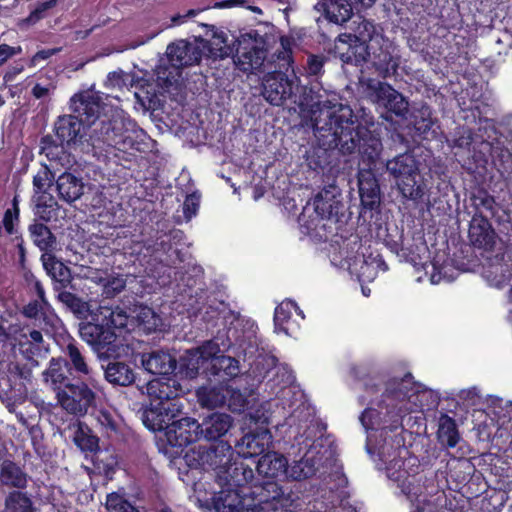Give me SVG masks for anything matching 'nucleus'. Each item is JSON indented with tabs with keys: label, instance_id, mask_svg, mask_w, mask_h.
Wrapping results in <instances>:
<instances>
[{
	"label": "nucleus",
	"instance_id": "nucleus-53",
	"mask_svg": "<svg viewBox=\"0 0 512 512\" xmlns=\"http://www.w3.org/2000/svg\"><path fill=\"white\" fill-rule=\"evenodd\" d=\"M4 512H33L31 500L22 492H12L6 498Z\"/></svg>",
	"mask_w": 512,
	"mask_h": 512
},
{
	"label": "nucleus",
	"instance_id": "nucleus-24",
	"mask_svg": "<svg viewBox=\"0 0 512 512\" xmlns=\"http://www.w3.org/2000/svg\"><path fill=\"white\" fill-rule=\"evenodd\" d=\"M328 451L321 454L318 444L314 443L299 459L286 466V477L292 480H302L311 477L323 464V457Z\"/></svg>",
	"mask_w": 512,
	"mask_h": 512
},
{
	"label": "nucleus",
	"instance_id": "nucleus-15",
	"mask_svg": "<svg viewBox=\"0 0 512 512\" xmlns=\"http://www.w3.org/2000/svg\"><path fill=\"white\" fill-rule=\"evenodd\" d=\"M367 89L368 97L379 108H383L387 112L393 113L399 117H404L408 113V101L391 85L380 81L369 80Z\"/></svg>",
	"mask_w": 512,
	"mask_h": 512
},
{
	"label": "nucleus",
	"instance_id": "nucleus-54",
	"mask_svg": "<svg viewBox=\"0 0 512 512\" xmlns=\"http://www.w3.org/2000/svg\"><path fill=\"white\" fill-rule=\"evenodd\" d=\"M104 274L105 276H91V279L99 284H102L104 286L105 293L108 296L118 294L125 288L126 279L123 275H108L107 273Z\"/></svg>",
	"mask_w": 512,
	"mask_h": 512
},
{
	"label": "nucleus",
	"instance_id": "nucleus-55",
	"mask_svg": "<svg viewBox=\"0 0 512 512\" xmlns=\"http://www.w3.org/2000/svg\"><path fill=\"white\" fill-rule=\"evenodd\" d=\"M58 299L61 303L67 306L74 314L79 317H84L88 312V304L74 295L73 293L65 290H58Z\"/></svg>",
	"mask_w": 512,
	"mask_h": 512
},
{
	"label": "nucleus",
	"instance_id": "nucleus-29",
	"mask_svg": "<svg viewBox=\"0 0 512 512\" xmlns=\"http://www.w3.org/2000/svg\"><path fill=\"white\" fill-rule=\"evenodd\" d=\"M479 153L483 154V166L488 163L486 154L491 158V162L497 171L504 175L512 169V153L503 147L500 141L489 142L482 141L479 146Z\"/></svg>",
	"mask_w": 512,
	"mask_h": 512
},
{
	"label": "nucleus",
	"instance_id": "nucleus-21",
	"mask_svg": "<svg viewBox=\"0 0 512 512\" xmlns=\"http://www.w3.org/2000/svg\"><path fill=\"white\" fill-rule=\"evenodd\" d=\"M70 109L85 125H92L103 110L102 96L99 92L92 90L75 94L70 100Z\"/></svg>",
	"mask_w": 512,
	"mask_h": 512
},
{
	"label": "nucleus",
	"instance_id": "nucleus-50",
	"mask_svg": "<svg viewBox=\"0 0 512 512\" xmlns=\"http://www.w3.org/2000/svg\"><path fill=\"white\" fill-rule=\"evenodd\" d=\"M66 354L69 357L72 368L81 376L92 378V370L86 362L85 357L74 343H69L66 347Z\"/></svg>",
	"mask_w": 512,
	"mask_h": 512
},
{
	"label": "nucleus",
	"instance_id": "nucleus-23",
	"mask_svg": "<svg viewBox=\"0 0 512 512\" xmlns=\"http://www.w3.org/2000/svg\"><path fill=\"white\" fill-rule=\"evenodd\" d=\"M294 81L282 72L269 73L263 80V97L271 105L279 106L291 97Z\"/></svg>",
	"mask_w": 512,
	"mask_h": 512
},
{
	"label": "nucleus",
	"instance_id": "nucleus-4",
	"mask_svg": "<svg viewBox=\"0 0 512 512\" xmlns=\"http://www.w3.org/2000/svg\"><path fill=\"white\" fill-rule=\"evenodd\" d=\"M342 207L341 191L336 185H328L306 204L299 216V224L305 233L320 240H327L328 232L337 222Z\"/></svg>",
	"mask_w": 512,
	"mask_h": 512
},
{
	"label": "nucleus",
	"instance_id": "nucleus-6",
	"mask_svg": "<svg viewBox=\"0 0 512 512\" xmlns=\"http://www.w3.org/2000/svg\"><path fill=\"white\" fill-rule=\"evenodd\" d=\"M276 377L280 388L276 392L279 399L274 405H281L282 412L279 411V415L284 417V424L289 428L306 426L311 421L312 411L307 401L303 399V393L294 385L293 371L287 367H279Z\"/></svg>",
	"mask_w": 512,
	"mask_h": 512
},
{
	"label": "nucleus",
	"instance_id": "nucleus-28",
	"mask_svg": "<svg viewBox=\"0 0 512 512\" xmlns=\"http://www.w3.org/2000/svg\"><path fill=\"white\" fill-rule=\"evenodd\" d=\"M146 391L152 402L173 400L184 393L180 383L173 377L161 376L147 383Z\"/></svg>",
	"mask_w": 512,
	"mask_h": 512
},
{
	"label": "nucleus",
	"instance_id": "nucleus-42",
	"mask_svg": "<svg viewBox=\"0 0 512 512\" xmlns=\"http://www.w3.org/2000/svg\"><path fill=\"white\" fill-rule=\"evenodd\" d=\"M105 378L112 384L128 386L134 382L135 374L129 365L122 362H112L105 369Z\"/></svg>",
	"mask_w": 512,
	"mask_h": 512
},
{
	"label": "nucleus",
	"instance_id": "nucleus-10",
	"mask_svg": "<svg viewBox=\"0 0 512 512\" xmlns=\"http://www.w3.org/2000/svg\"><path fill=\"white\" fill-rule=\"evenodd\" d=\"M220 490L213 492L211 498L201 499L196 495L199 508L210 511L213 507L217 512H265L257 505L256 497L248 493H242L230 486L219 485Z\"/></svg>",
	"mask_w": 512,
	"mask_h": 512
},
{
	"label": "nucleus",
	"instance_id": "nucleus-5",
	"mask_svg": "<svg viewBox=\"0 0 512 512\" xmlns=\"http://www.w3.org/2000/svg\"><path fill=\"white\" fill-rule=\"evenodd\" d=\"M127 323L128 316L119 307H99L91 321L80 324V337L96 352L110 351L117 339L116 330L126 327Z\"/></svg>",
	"mask_w": 512,
	"mask_h": 512
},
{
	"label": "nucleus",
	"instance_id": "nucleus-34",
	"mask_svg": "<svg viewBox=\"0 0 512 512\" xmlns=\"http://www.w3.org/2000/svg\"><path fill=\"white\" fill-rule=\"evenodd\" d=\"M358 187L362 205L373 209L380 201V189L372 170L362 169L359 171Z\"/></svg>",
	"mask_w": 512,
	"mask_h": 512
},
{
	"label": "nucleus",
	"instance_id": "nucleus-49",
	"mask_svg": "<svg viewBox=\"0 0 512 512\" xmlns=\"http://www.w3.org/2000/svg\"><path fill=\"white\" fill-rule=\"evenodd\" d=\"M508 490L491 488L482 500L481 508L484 512H500L508 500Z\"/></svg>",
	"mask_w": 512,
	"mask_h": 512
},
{
	"label": "nucleus",
	"instance_id": "nucleus-30",
	"mask_svg": "<svg viewBox=\"0 0 512 512\" xmlns=\"http://www.w3.org/2000/svg\"><path fill=\"white\" fill-rule=\"evenodd\" d=\"M469 240L474 247L491 250L496 243V233L486 218L474 215L470 221Z\"/></svg>",
	"mask_w": 512,
	"mask_h": 512
},
{
	"label": "nucleus",
	"instance_id": "nucleus-13",
	"mask_svg": "<svg viewBox=\"0 0 512 512\" xmlns=\"http://www.w3.org/2000/svg\"><path fill=\"white\" fill-rule=\"evenodd\" d=\"M146 138L145 132L128 116L119 113L106 127L105 141L120 150L140 149V143Z\"/></svg>",
	"mask_w": 512,
	"mask_h": 512
},
{
	"label": "nucleus",
	"instance_id": "nucleus-60",
	"mask_svg": "<svg viewBox=\"0 0 512 512\" xmlns=\"http://www.w3.org/2000/svg\"><path fill=\"white\" fill-rule=\"evenodd\" d=\"M57 1L58 0H48L38 4L36 8L27 17L26 22H28L29 24H35L37 21L44 17L46 11L56 6Z\"/></svg>",
	"mask_w": 512,
	"mask_h": 512
},
{
	"label": "nucleus",
	"instance_id": "nucleus-1",
	"mask_svg": "<svg viewBox=\"0 0 512 512\" xmlns=\"http://www.w3.org/2000/svg\"><path fill=\"white\" fill-rule=\"evenodd\" d=\"M381 399L392 424L377 429L380 412L368 408L361 414L360 422L368 432L367 452L377 468L384 469L387 478L396 483L410 501V512H444L446 496L435 477L420 473L419 461L410 455L403 437L398 433L390 434L398 430L405 415L421 407V399H440L439 394L414 383L411 374H406L401 379L388 380Z\"/></svg>",
	"mask_w": 512,
	"mask_h": 512
},
{
	"label": "nucleus",
	"instance_id": "nucleus-11",
	"mask_svg": "<svg viewBox=\"0 0 512 512\" xmlns=\"http://www.w3.org/2000/svg\"><path fill=\"white\" fill-rule=\"evenodd\" d=\"M349 253L347 248L334 251L330 255L331 263L334 266L348 270L360 282H372L380 270H387V266L379 254L370 253L366 255L362 253L351 258Z\"/></svg>",
	"mask_w": 512,
	"mask_h": 512
},
{
	"label": "nucleus",
	"instance_id": "nucleus-20",
	"mask_svg": "<svg viewBox=\"0 0 512 512\" xmlns=\"http://www.w3.org/2000/svg\"><path fill=\"white\" fill-rule=\"evenodd\" d=\"M183 409L182 403L177 399L158 402L155 406L144 412L143 423L152 431H162L166 429L173 419L177 417Z\"/></svg>",
	"mask_w": 512,
	"mask_h": 512
},
{
	"label": "nucleus",
	"instance_id": "nucleus-19",
	"mask_svg": "<svg viewBox=\"0 0 512 512\" xmlns=\"http://www.w3.org/2000/svg\"><path fill=\"white\" fill-rule=\"evenodd\" d=\"M207 28L209 39L197 37V40L204 44L201 56H206L213 60H223L229 57L234 59L236 47L234 38L232 37V40H229V36L225 31L213 25H207Z\"/></svg>",
	"mask_w": 512,
	"mask_h": 512
},
{
	"label": "nucleus",
	"instance_id": "nucleus-43",
	"mask_svg": "<svg viewBox=\"0 0 512 512\" xmlns=\"http://www.w3.org/2000/svg\"><path fill=\"white\" fill-rule=\"evenodd\" d=\"M226 386H204L196 391L199 403L203 407L216 408L224 406L226 402Z\"/></svg>",
	"mask_w": 512,
	"mask_h": 512
},
{
	"label": "nucleus",
	"instance_id": "nucleus-62",
	"mask_svg": "<svg viewBox=\"0 0 512 512\" xmlns=\"http://www.w3.org/2000/svg\"><path fill=\"white\" fill-rule=\"evenodd\" d=\"M200 204V196L196 193L186 197L183 204V212L187 220L196 215Z\"/></svg>",
	"mask_w": 512,
	"mask_h": 512
},
{
	"label": "nucleus",
	"instance_id": "nucleus-14",
	"mask_svg": "<svg viewBox=\"0 0 512 512\" xmlns=\"http://www.w3.org/2000/svg\"><path fill=\"white\" fill-rule=\"evenodd\" d=\"M54 175L47 168H41L33 177V202L35 214L44 221H50L57 215L58 203L50 193Z\"/></svg>",
	"mask_w": 512,
	"mask_h": 512
},
{
	"label": "nucleus",
	"instance_id": "nucleus-31",
	"mask_svg": "<svg viewBox=\"0 0 512 512\" xmlns=\"http://www.w3.org/2000/svg\"><path fill=\"white\" fill-rule=\"evenodd\" d=\"M43 381L56 394L64 391L72 382L68 376V364L61 358H52L48 367L42 372Z\"/></svg>",
	"mask_w": 512,
	"mask_h": 512
},
{
	"label": "nucleus",
	"instance_id": "nucleus-48",
	"mask_svg": "<svg viewBox=\"0 0 512 512\" xmlns=\"http://www.w3.org/2000/svg\"><path fill=\"white\" fill-rule=\"evenodd\" d=\"M92 462L95 469L106 476L114 472L118 465L116 454L110 450H97L92 457Z\"/></svg>",
	"mask_w": 512,
	"mask_h": 512
},
{
	"label": "nucleus",
	"instance_id": "nucleus-12",
	"mask_svg": "<svg viewBox=\"0 0 512 512\" xmlns=\"http://www.w3.org/2000/svg\"><path fill=\"white\" fill-rule=\"evenodd\" d=\"M185 458L190 467L214 471L217 482L220 470L227 469L234 459V451L228 443L220 441L209 447H195L186 454Z\"/></svg>",
	"mask_w": 512,
	"mask_h": 512
},
{
	"label": "nucleus",
	"instance_id": "nucleus-47",
	"mask_svg": "<svg viewBox=\"0 0 512 512\" xmlns=\"http://www.w3.org/2000/svg\"><path fill=\"white\" fill-rule=\"evenodd\" d=\"M135 318L138 324L148 333L156 331L162 326L161 317L150 307L138 306L135 309Z\"/></svg>",
	"mask_w": 512,
	"mask_h": 512
},
{
	"label": "nucleus",
	"instance_id": "nucleus-36",
	"mask_svg": "<svg viewBox=\"0 0 512 512\" xmlns=\"http://www.w3.org/2000/svg\"><path fill=\"white\" fill-rule=\"evenodd\" d=\"M59 198L67 203L78 200L84 192L82 179L71 173H63L56 180Z\"/></svg>",
	"mask_w": 512,
	"mask_h": 512
},
{
	"label": "nucleus",
	"instance_id": "nucleus-16",
	"mask_svg": "<svg viewBox=\"0 0 512 512\" xmlns=\"http://www.w3.org/2000/svg\"><path fill=\"white\" fill-rule=\"evenodd\" d=\"M478 465L481 466V471L490 488L506 490L512 488V467L502 457L491 453L485 454L479 459Z\"/></svg>",
	"mask_w": 512,
	"mask_h": 512
},
{
	"label": "nucleus",
	"instance_id": "nucleus-46",
	"mask_svg": "<svg viewBox=\"0 0 512 512\" xmlns=\"http://www.w3.org/2000/svg\"><path fill=\"white\" fill-rule=\"evenodd\" d=\"M29 231L34 244L44 253H50L55 244V237L49 228L42 223H35L29 227Z\"/></svg>",
	"mask_w": 512,
	"mask_h": 512
},
{
	"label": "nucleus",
	"instance_id": "nucleus-59",
	"mask_svg": "<svg viewBox=\"0 0 512 512\" xmlns=\"http://www.w3.org/2000/svg\"><path fill=\"white\" fill-rule=\"evenodd\" d=\"M193 355L194 350H190L183 358L182 366L185 369L186 376L189 378H194L205 365V362H202V360L192 359L194 358Z\"/></svg>",
	"mask_w": 512,
	"mask_h": 512
},
{
	"label": "nucleus",
	"instance_id": "nucleus-17",
	"mask_svg": "<svg viewBox=\"0 0 512 512\" xmlns=\"http://www.w3.org/2000/svg\"><path fill=\"white\" fill-rule=\"evenodd\" d=\"M401 255L410 262L417 270L424 269L428 273L427 269L431 268L430 282L431 284H439L442 281H451L452 279L447 276L446 270L447 265L438 267L435 263H427L429 258V250L426 243L422 240L416 241L409 247H403L401 249Z\"/></svg>",
	"mask_w": 512,
	"mask_h": 512
},
{
	"label": "nucleus",
	"instance_id": "nucleus-58",
	"mask_svg": "<svg viewBox=\"0 0 512 512\" xmlns=\"http://www.w3.org/2000/svg\"><path fill=\"white\" fill-rule=\"evenodd\" d=\"M499 428L497 435L501 438H510L509 448L506 450V457L512 463V417L506 418L505 415L499 417Z\"/></svg>",
	"mask_w": 512,
	"mask_h": 512
},
{
	"label": "nucleus",
	"instance_id": "nucleus-51",
	"mask_svg": "<svg viewBox=\"0 0 512 512\" xmlns=\"http://www.w3.org/2000/svg\"><path fill=\"white\" fill-rule=\"evenodd\" d=\"M352 37L361 42H370L371 44H380L382 36H380L374 24L366 19H362L356 26Z\"/></svg>",
	"mask_w": 512,
	"mask_h": 512
},
{
	"label": "nucleus",
	"instance_id": "nucleus-25",
	"mask_svg": "<svg viewBox=\"0 0 512 512\" xmlns=\"http://www.w3.org/2000/svg\"><path fill=\"white\" fill-rule=\"evenodd\" d=\"M164 430L168 444L173 447L187 446L196 441L201 433L199 423L190 417L172 421Z\"/></svg>",
	"mask_w": 512,
	"mask_h": 512
},
{
	"label": "nucleus",
	"instance_id": "nucleus-61",
	"mask_svg": "<svg viewBox=\"0 0 512 512\" xmlns=\"http://www.w3.org/2000/svg\"><path fill=\"white\" fill-rule=\"evenodd\" d=\"M75 442L81 450L90 452L97 451L98 439L94 436H89L82 431L75 436Z\"/></svg>",
	"mask_w": 512,
	"mask_h": 512
},
{
	"label": "nucleus",
	"instance_id": "nucleus-26",
	"mask_svg": "<svg viewBox=\"0 0 512 512\" xmlns=\"http://www.w3.org/2000/svg\"><path fill=\"white\" fill-rule=\"evenodd\" d=\"M297 317L304 319L303 312L292 300L281 302L274 312V329L276 333L294 336L299 329Z\"/></svg>",
	"mask_w": 512,
	"mask_h": 512
},
{
	"label": "nucleus",
	"instance_id": "nucleus-63",
	"mask_svg": "<svg viewBox=\"0 0 512 512\" xmlns=\"http://www.w3.org/2000/svg\"><path fill=\"white\" fill-rule=\"evenodd\" d=\"M457 134L458 137L450 141V146L458 148H469L473 142L471 132L468 129L461 128Z\"/></svg>",
	"mask_w": 512,
	"mask_h": 512
},
{
	"label": "nucleus",
	"instance_id": "nucleus-9",
	"mask_svg": "<svg viewBox=\"0 0 512 512\" xmlns=\"http://www.w3.org/2000/svg\"><path fill=\"white\" fill-rule=\"evenodd\" d=\"M419 161L411 153H403L387 161L386 169L392 175L403 197L418 200L425 194Z\"/></svg>",
	"mask_w": 512,
	"mask_h": 512
},
{
	"label": "nucleus",
	"instance_id": "nucleus-27",
	"mask_svg": "<svg viewBox=\"0 0 512 512\" xmlns=\"http://www.w3.org/2000/svg\"><path fill=\"white\" fill-rule=\"evenodd\" d=\"M272 443V435L265 428H259L245 434L237 444L238 454L243 458H251L264 453Z\"/></svg>",
	"mask_w": 512,
	"mask_h": 512
},
{
	"label": "nucleus",
	"instance_id": "nucleus-2",
	"mask_svg": "<svg viewBox=\"0 0 512 512\" xmlns=\"http://www.w3.org/2000/svg\"><path fill=\"white\" fill-rule=\"evenodd\" d=\"M313 126L317 132L331 136V142L343 153L358 151L368 161L374 162L380 155V139L371 135L369 130L353 119L352 110L335 98L319 103V112L313 113Z\"/></svg>",
	"mask_w": 512,
	"mask_h": 512
},
{
	"label": "nucleus",
	"instance_id": "nucleus-8",
	"mask_svg": "<svg viewBox=\"0 0 512 512\" xmlns=\"http://www.w3.org/2000/svg\"><path fill=\"white\" fill-rule=\"evenodd\" d=\"M204 44L197 40V37L192 41L178 40L167 46L166 54L171 65V68L165 66H158L156 69L157 80L163 86H170L176 83L180 77V69L186 66L198 64L201 59V51Z\"/></svg>",
	"mask_w": 512,
	"mask_h": 512
},
{
	"label": "nucleus",
	"instance_id": "nucleus-32",
	"mask_svg": "<svg viewBox=\"0 0 512 512\" xmlns=\"http://www.w3.org/2000/svg\"><path fill=\"white\" fill-rule=\"evenodd\" d=\"M378 45L380 46L379 52L377 53L374 50L371 55L373 66L383 77L395 75L399 66V58L394 54V49L391 50V43L388 40L381 39Z\"/></svg>",
	"mask_w": 512,
	"mask_h": 512
},
{
	"label": "nucleus",
	"instance_id": "nucleus-45",
	"mask_svg": "<svg viewBox=\"0 0 512 512\" xmlns=\"http://www.w3.org/2000/svg\"><path fill=\"white\" fill-rule=\"evenodd\" d=\"M438 437L442 443L449 447H454L459 441V433L455 420L444 414L439 418Z\"/></svg>",
	"mask_w": 512,
	"mask_h": 512
},
{
	"label": "nucleus",
	"instance_id": "nucleus-56",
	"mask_svg": "<svg viewBox=\"0 0 512 512\" xmlns=\"http://www.w3.org/2000/svg\"><path fill=\"white\" fill-rule=\"evenodd\" d=\"M106 508L109 512H139L123 495L117 492L107 495Z\"/></svg>",
	"mask_w": 512,
	"mask_h": 512
},
{
	"label": "nucleus",
	"instance_id": "nucleus-41",
	"mask_svg": "<svg viewBox=\"0 0 512 512\" xmlns=\"http://www.w3.org/2000/svg\"><path fill=\"white\" fill-rule=\"evenodd\" d=\"M200 430L208 440H215L225 435L232 426V418L224 413H213L203 422Z\"/></svg>",
	"mask_w": 512,
	"mask_h": 512
},
{
	"label": "nucleus",
	"instance_id": "nucleus-40",
	"mask_svg": "<svg viewBox=\"0 0 512 512\" xmlns=\"http://www.w3.org/2000/svg\"><path fill=\"white\" fill-rule=\"evenodd\" d=\"M230 347V342L228 337L223 334H218L212 340L205 342L200 347L194 349L193 359L202 360V362L207 363L211 361V365L213 364V360L215 358L220 357V353L224 352Z\"/></svg>",
	"mask_w": 512,
	"mask_h": 512
},
{
	"label": "nucleus",
	"instance_id": "nucleus-44",
	"mask_svg": "<svg viewBox=\"0 0 512 512\" xmlns=\"http://www.w3.org/2000/svg\"><path fill=\"white\" fill-rule=\"evenodd\" d=\"M0 481L6 486L24 488L27 483V477L15 463L4 461L1 465Z\"/></svg>",
	"mask_w": 512,
	"mask_h": 512
},
{
	"label": "nucleus",
	"instance_id": "nucleus-64",
	"mask_svg": "<svg viewBox=\"0 0 512 512\" xmlns=\"http://www.w3.org/2000/svg\"><path fill=\"white\" fill-rule=\"evenodd\" d=\"M457 396L460 400L467 402L468 405H475L479 395L477 388L472 387L459 391Z\"/></svg>",
	"mask_w": 512,
	"mask_h": 512
},
{
	"label": "nucleus",
	"instance_id": "nucleus-38",
	"mask_svg": "<svg viewBox=\"0 0 512 512\" xmlns=\"http://www.w3.org/2000/svg\"><path fill=\"white\" fill-rule=\"evenodd\" d=\"M287 459L277 452H268L261 456L257 463V471L267 478H277L286 475Z\"/></svg>",
	"mask_w": 512,
	"mask_h": 512
},
{
	"label": "nucleus",
	"instance_id": "nucleus-7",
	"mask_svg": "<svg viewBox=\"0 0 512 512\" xmlns=\"http://www.w3.org/2000/svg\"><path fill=\"white\" fill-rule=\"evenodd\" d=\"M234 38V64L243 72L260 70L270 48V37L254 29H243L231 35Z\"/></svg>",
	"mask_w": 512,
	"mask_h": 512
},
{
	"label": "nucleus",
	"instance_id": "nucleus-22",
	"mask_svg": "<svg viewBox=\"0 0 512 512\" xmlns=\"http://www.w3.org/2000/svg\"><path fill=\"white\" fill-rule=\"evenodd\" d=\"M335 49L344 63L361 65L371 58L370 50L374 47L353 38L352 34L344 33L337 38Z\"/></svg>",
	"mask_w": 512,
	"mask_h": 512
},
{
	"label": "nucleus",
	"instance_id": "nucleus-39",
	"mask_svg": "<svg viewBox=\"0 0 512 512\" xmlns=\"http://www.w3.org/2000/svg\"><path fill=\"white\" fill-rule=\"evenodd\" d=\"M43 267L47 274L55 281L56 291L64 289L71 280V273L61 261L57 260L51 253H44L41 256Z\"/></svg>",
	"mask_w": 512,
	"mask_h": 512
},
{
	"label": "nucleus",
	"instance_id": "nucleus-18",
	"mask_svg": "<svg viewBox=\"0 0 512 512\" xmlns=\"http://www.w3.org/2000/svg\"><path fill=\"white\" fill-rule=\"evenodd\" d=\"M94 392L87 384L71 383L64 391L58 392L57 401L70 414L82 415L92 405Z\"/></svg>",
	"mask_w": 512,
	"mask_h": 512
},
{
	"label": "nucleus",
	"instance_id": "nucleus-33",
	"mask_svg": "<svg viewBox=\"0 0 512 512\" xmlns=\"http://www.w3.org/2000/svg\"><path fill=\"white\" fill-rule=\"evenodd\" d=\"M141 364L149 373L161 376L169 375L176 369V359L163 350L143 353Z\"/></svg>",
	"mask_w": 512,
	"mask_h": 512
},
{
	"label": "nucleus",
	"instance_id": "nucleus-3",
	"mask_svg": "<svg viewBox=\"0 0 512 512\" xmlns=\"http://www.w3.org/2000/svg\"><path fill=\"white\" fill-rule=\"evenodd\" d=\"M217 483L253 495L265 512H297L300 507L297 495L285 492L275 482L256 483L252 468L237 459H233L227 469L220 470Z\"/></svg>",
	"mask_w": 512,
	"mask_h": 512
},
{
	"label": "nucleus",
	"instance_id": "nucleus-52",
	"mask_svg": "<svg viewBox=\"0 0 512 512\" xmlns=\"http://www.w3.org/2000/svg\"><path fill=\"white\" fill-rule=\"evenodd\" d=\"M213 374L218 375L221 372L227 377H235L239 374V362L230 356H220L213 360L212 364Z\"/></svg>",
	"mask_w": 512,
	"mask_h": 512
},
{
	"label": "nucleus",
	"instance_id": "nucleus-35",
	"mask_svg": "<svg viewBox=\"0 0 512 512\" xmlns=\"http://www.w3.org/2000/svg\"><path fill=\"white\" fill-rule=\"evenodd\" d=\"M315 8L335 24L347 22L353 14V4L349 0H320Z\"/></svg>",
	"mask_w": 512,
	"mask_h": 512
},
{
	"label": "nucleus",
	"instance_id": "nucleus-37",
	"mask_svg": "<svg viewBox=\"0 0 512 512\" xmlns=\"http://www.w3.org/2000/svg\"><path fill=\"white\" fill-rule=\"evenodd\" d=\"M85 124L73 115H64L55 123V134L61 143H75L81 137V130Z\"/></svg>",
	"mask_w": 512,
	"mask_h": 512
},
{
	"label": "nucleus",
	"instance_id": "nucleus-57",
	"mask_svg": "<svg viewBox=\"0 0 512 512\" xmlns=\"http://www.w3.org/2000/svg\"><path fill=\"white\" fill-rule=\"evenodd\" d=\"M226 394V402L225 405L232 411V412H241L246 407V398L245 396L236 389H233L229 386H226L225 390Z\"/></svg>",
	"mask_w": 512,
	"mask_h": 512
}]
</instances>
